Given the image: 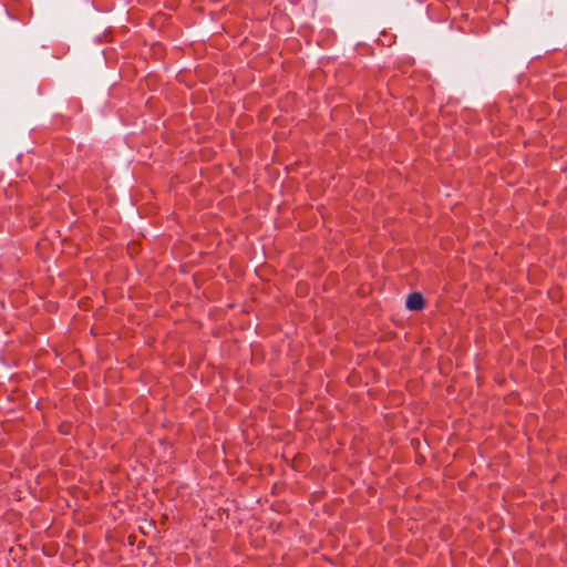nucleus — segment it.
<instances>
[{"instance_id": "obj_1", "label": "nucleus", "mask_w": 567, "mask_h": 567, "mask_svg": "<svg viewBox=\"0 0 567 567\" xmlns=\"http://www.w3.org/2000/svg\"><path fill=\"white\" fill-rule=\"evenodd\" d=\"M405 306L409 310H413V311L421 310L424 306V299L421 293L413 292L408 296Z\"/></svg>"}]
</instances>
